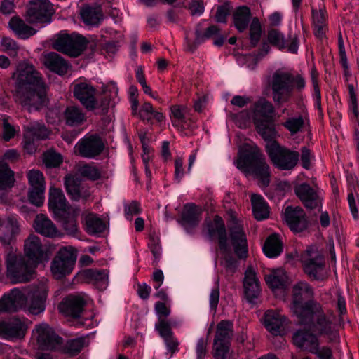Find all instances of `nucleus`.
I'll return each mask as SVG.
<instances>
[{
  "label": "nucleus",
  "mask_w": 359,
  "mask_h": 359,
  "mask_svg": "<svg viewBox=\"0 0 359 359\" xmlns=\"http://www.w3.org/2000/svg\"><path fill=\"white\" fill-rule=\"evenodd\" d=\"M132 114L142 120L151 121L156 119L158 122L164 120V116L162 113L156 111L151 103L145 102L141 107L139 103L136 106V110L131 109Z\"/></svg>",
  "instance_id": "nucleus-34"
},
{
  "label": "nucleus",
  "mask_w": 359,
  "mask_h": 359,
  "mask_svg": "<svg viewBox=\"0 0 359 359\" xmlns=\"http://www.w3.org/2000/svg\"><path fill=\"white\" fill-rule=\"evenodd\" d=\"M260 320L273 335H281L285 331L287 320L284 316H264Z\"/></svg>",
  "instance_id": "nucleus-31"
},
{
  "label": "nucleus",
  "mask_w": 359,
  "mask_h": 359,
  "mask_svg": "<svg viewBox=\"0 0 359 359\" xmlns=\"http://www.w3.org/2000/svg\"><path fill=\"white\" fill-rule=\"evenodd\" d=\"M76 259L74 249L71 246L60 249L51 264L53 276L59 279L72 273Z\"/></svg>",
  "instance_id": "nucleus-12"
},
{
  "label": "nucleus",
  "mask_w": 359,
  "mask_h": 359,
  "mask_svg": "<svg viewBox=\"0 0 359 359\" xmlns=\"http://www.w3.org/2000/svg\"><path fill=\"white\" fill-rule=\"evenodd\" d=\"M229 341H214V357L215 359H226L229 353Z\"/></svg>",
  "instance_id": "nucleus-52"
},
{
  "label": "nucleus",
  "mask_w": 359,
  "mask_h": 359,
  "mask_svg": "<svg viewBox=\"0 0 359 359\" xmlns=\"http://www.w3.org/2000/svg\"><path fill=\"white\" fill-rule=\"evenodd\" d=\"M251 202L254 216L257 220H263L269 215V208L262 196L252 194Z\"/></svg>",
  "instance_id": "nucleus-41"
},
{
  "label": "nucleus",
  "mask_w": 359,
  "mask_h": 359,
  "mask_svg": "<svg viewBox=\"0 0 359 359\" xmlns=\"http://www.w3.org/2000/svg\"><path fill=\"white\" fill-rule=\"evenodd\" d=\"M14 172L8 165L4 162H0V201L6 198V191L14 184Z\"/></svg>",
  "instance_id": "nucleus-35"
},
{
  "label": "nucleus",
  "mask_w": 359,
  "mask_h": 359,
  "mask_svg": "<svg viewBox=\"0 0 359 359\" xmlns=\"http://www.w3.org/2000/svg\"><path fill=\"white\" fill-rule=\"evenodd\" d=\"M75 149L81 156L94 158L102 152L104 144L97 135H91L80 140Z\"/></svg>",
  "instance_id": "nucleus-17"
},
{
  "label": "nucleus",
  "mask_w": 359,
  "mask_h": 359,
  "mask_svg": "<svg viewBox=\"0 0 359 359\" xmlns=\"http://www.w3.org/2000/svg\"><path fill=\"white\" fill-rule=\"evenodd\" d=\"M85 231L90 235L97 236L103 233L106 228V222L97 215L88 214L84 220Z\"/></svg>",
  "instance_id": "nucleus-37"
},
{
  "label": "nucleus",
  "mask_w": 359,
  "mask_h": 359,
  "mask_svg": "<svg viewBox=\"0 0 359 359\" xmlns=\"http://www.w3.org/2000/svg\"><path fill=\"white\" fill-rule=\"evenodd\" d=\"M305 119L302 116H294L289 117L284 123L283 126L294 135L302 130L305 126Z\"/></svg>",
  "instance_id": "nucleus-46"
},
{
  "label": "nucleus",
  "mask_w": 359,
  "mask_h": 359,
  "mask_svg": "<svg viewBox=\"0 0 359 359\" xmlns=\"http://www.w3.org/2000/svg\"><path fill=\"white\" fill-rule=\"evenodd\" d=\"M138 95L137 88L135 86H130L128 89V99L131 109L136 110V106L139 103Z\"/></svg>",
  "instance_id": "nucleus-64"
},
{
  "label": "nucleus",
  "mask_w": 359,
  "mask_h": 359,
  "mask_svg": "<svg viewBox=\"0 0 359 359\" xmlns=\"http://www.w3.org/2000/svg\"><path fill=\"white\" fill-rule=\"evenodd\" d=\"M305 327L299 330L293 334V342L299 348L307 350L310 352H316L319 345L318 337L313 334L318 332L320 334H325L330 340L337 338V329L339 325L335 322L334 316H317V323H311L314 316H299Z\"/></svg>",
  "instance_id": "nucleus-4"
},
{
  "label": "nucleus",
  "mask_w": 359,
  "mask_h": 359,
  "mask_svg": "<svg viewBox=\"0 0 359 359\" xmlns=\"http://www.w3.org/2000/svg\"><path fill=\"white\" fill-rule=\"evenodd\" d=\"M24 133L27 137H30L35 140L46 139L49 135V131L46 127L38 122H30L24 126Z\"/></svg>",
  "instance_id": "nucleus-43"
},
{
  "label": "nucleus",
  "mask_w": 359,
  "mask_h": 359,
  "mask_svg": "<svg viewBox=\"0 0 359 359\" xmlns=\"http://www.w3.org/2000/svg\"><path fill=\"white\" fill-rule=\"evenodd\" d=\"M83 23L88 26H98L102 20V12L100 6H85L80 11Z\"/></svg>",
  "instance_id": "nucleus-36"
},
{
  "label": "nucleus",
  "mask_w": 359,
  "mask_h": 359,
  "mask_svg": "<svg viewBox=\"0 0 359 359\" xmlns=\"http://www.w3.org/2000/svg\"><path fill=\"white\" fill-rule=\"evenodd\" d=\"M219 280H216V285L212 290L209 297L210 312H215L219 298Z\"/></svg>",
  "instance_id": "nucleus-60"
},
{
  "label": "nucleus",
  "mask_w": 359,
  "mask_h": 359,
  "mask_svg": "<svg viewBox=\"0 0 359 359\" xmlns=\"http://www.w3.org/2000/svg\"><path fill=\"white\" fill-rule=\"evenodd\" d=\"M64 184L67 194L72 200H86L90 195L89 187L82 183L76 175L68 174L64 178Z\"/></svg>",
  "instance_id": "nucleus-18"
},
{
  "label": "nucleus",
  "mask_w": 359,
  "mask_h": 359,
  "mask_svg": "<svg viewBox=\"0 0 359 359\" xmlns=\"http://www.w3.org/2000/svg\"><path fill=\"white\" fill-rule=\"evenodd\" d=\"M125 217L127 220H132L133 218L142 212L140 204L135 201L126 203L124 205Z\"/></svg>",
  "instance_id": "nucleus-55"
},
{
  "label": "nucleus",
  "mask_w": 359,
  "mask_h": 359,
  "mask_svg": "<svg viewBox=\"0 0 359 359\" xmlns=\"http://www.w3.org/2000/svg\"><path fill=\"white\" fill-rule=\"evenodd\" d=\"M48 288L42 285L35 290L27 305V297L19 288H13L0 299V313H15L22 309L30 314H41L46 309Z\"/></svg>",
  "instance_id": "nucleus-5"
},
{
  "label": "nucleus",
  "mask_w": 359,
  "mask_h": 359,
  "mask_svg": "<svg viewBox=\"0 0 359 359\" xmlns=\"http://www.w3.org/2000/svg\"><path fill=\"white\" fill-rule=\"evenodd\" d=\"M265 255L269 258H275L283 252V243L278 234L269 236L263 246Z\"/></svg>",
  "instance_id": "nucleus-40"
},
{
  "label": "nucleus",
  "mask_w": 359,
  "mask_h": 359,
  "mask_svg": "<svg viewBox=\"0 0 359 359\" xmlns=\"http://www.w3.org/2000/svg\"><path fill=\"white\" fill-rule=\"evenodd\" d=\"M67 235L76 236L79 231L76 214L74 209L55 217Z\"/></svg>",
  "instance_id": "nucleus-33"
},
{
  "label": "nucleus",
  "mask_w": 359,
  "mask_h": 359,
  "mask_svg": "<svg viewBox=\"0 0 359 359\" xmlns=\"http://www.w3.org/2000/svg\"><path fill=\"white\" fill-rule=\"evenodd\" d=\"M30 322L27 318H12L0 321V337L6 340L24 338Z\"/></svg>",
  "instance_id": "nucleus-15"
},
{
  "label": "nucleus",
  "mask_w": 359,
  "mask_h": 359,
  "mask_svg": "<svg viewBox=\"0 0 359 359\" xmlns=\"http://www.w3.org/2000/svg\"><path fill=\"white\" fill-rule=\"evenodd\" d=\"M313 25L316 36L322 39L327 30L326 15L323 8L313 9Z\"/></svg>",
  "instance_id": "nucleus-44"
},
{
  "label": "nucleus",
  "mask_w": 359,
  "mask_h": 359,
  "mask_svg": "<svg viewBox=\"0 0 359 359\" xmlns=\"http://www.w3.org/2000/svg\"><path fill=\"white\" fill-rule=\"evenodd\" d=\"M36 231L46 237H61L62 233L58 230L54 223L44 215H38L34 222Z\"/></svg>",
  "instance_id": "nucleus-28"
},
{
  "label": "nucleus",
  "mask_w": 359,
  "mask_h": 359,
  "mask_svg": "<svg viewBox=\"0 0 359 359\" xmlns=\"http://www.w3.org/2000/svg\"><path fill=\"white\" fill-rule=\"evenodd\" d=\"M230 238H227L224 224L221 217L216 216L212 223L208 224V231L210 236H217L219 240L218 257L221 264L226 270L233 272L237 266L236 261L231 257L232 248L240 258L248 256L246 236L243 226L235 213L229 214Z\"/></svg>",
  "instance_id": "nucleus-2"
},
{
  "label": "nucleus",
  "mask_w": 359,
  "mask_h": 359,
  "mask_svg": "<svg viewBox=\"0 0 359 359\" xmlns=\"http://www.w3.org/2000/svg\"><path fill=\"white\" fill-rule=\"evenodd\" d=\"M6 276L13 283H25L34 278V269L17 251L6 254Z\"/></svg>",
  "instance_id": "nucleus-7"
},
{
  "label": "nucleus",
  "mask_w": 359,
  "mask_h": 359,
  "mask_svg": "<svg viewBox=\"0 0 359 359\" xmlns=\"http://www.w3.org/2000/svg\"><path fill=\"white\" fill-rule=\"evenodd\" d=\"M86 305L85 299L80 296L69 295L58 306L60 312L64 314H81Z\"/></svg>",
  "instance_id": "nucleus-30"
},
{
  "label": "nucleus",
  "mask_w": 359,
  "mask_h": 359,
  "mask_svg": "<svg viewBox=\"0 0 359 359\" xmlns=\"http://www.w3.org/2000/svg\"><path fill=\"white\" fill-rule=\"evenodd\" d=\"M20 231V226L15 218L11 217L0 218V242L5 254L10 251H17L14 243Z\"/></svg>",
  "instance_id": "nucleus-16"
},
{
  "label": "nucleus",
  "mask_w": 359,
  "mask_h": 359,
  "mask_svg": "<svg viewBox=\"0 0 359 359\" xmlns=\"http://www.w3.org/2000/svg\"><path fill=\"white\" fill-rule=\"evenodd\" d=\"M231 6L229 4H224L217 8L215 15V19L219 22H225L227 15L229 13Z\"/></svg>",
  "instance_id": "nucleus-63"
},
{
  "label": "nucleus",
  "mask_w": 359,
  "mask_h": 359,
  "mask_svg": "<svg viewBox=\"0 0 359 359\" xmlns=\"http://www.w3.org/2000/svg\"><path fill=\"white\" fill-rule=\"evenodd\" d=\"M79 276L100 290H105L109 284V271L105 269H88L81 271Z\"/></svg>",
  "instance_id": "nucleus-23"
},
{
  "label": "nucleus",
  "mask_w": 359,
  "mask_h": 359,
  "mask_svg": "<svg viewBox=\"0 0 359 359\" xmlns=\"http://www.w3.org/2000/svg\"><path fill=\"white\" fill-rule=\"evenodd\" d=\"M84 339L78 338L69 341L67 344V351L73 355H76L79 353L84 346Z\"/></svg>",
  "instance_id": "nucleus-61"
},
{
  "label": "nucleus",
  "mask_w": 359,
  "mask_h": 359,
  "mask_svg": "<svg viewBox=\"0 0 359 359\" xmlns=\"http://www.w3.org/2000/svg\"><path fill=\"white\" fill-rule=\"evenodd\" d=\"M37 344L42 350H57L62 344V338L57 335L53 329L46 323L36 325L32 331Z\"/></svg>",
  "instance_id": "nucleus-14"
},
{
  "label": "nucleus",
  "mask_w": 359,
  "mask_h": 359,
  "mask_svg": "<svg viewBox=\"0 0 359 359\" xmlns=\"http://www.w3.org/2000/svg\"><path fill=\"white\" fill-rule=\"evenodd\" d=\"M243 284L246 299L249 303H255L261 290L257 274L252 267H248L246 269Z\"/></svg>",
  "instance_id": "nucleus-21"
},
{
  "label": "nucleus",
  "mask_w": 359,
  "mask_h": 359,
  "mask_svg": "<svg viewBox=\"0 0 359 359\" xmlns=\"http://www.w3.org/2000/svg\"><path fill=\"white\" fill-rule=\"evenodd\" d=\"M30 188H46L43 173L38 170H31L27 173Z\"/></svg>",
  "instance_id": "nucleus-48"
},
{
  "label": "nucleus",
  "mask_w": 359,
  "mask_h": 359,
  "mask_svg": "<svg viewBox=\"0 0 359 359\" xmlns=\"http://www.w3.org/2000/svg\"><path fill=\"white\" fill-rule=\"evenodd\" d=\"M88 41L77 34H60L53 42V48L71 57H78L86 49Z\"/></svg>",
  "instance_id": "nucleus-11"
},
{
  "label": "nucleus",
  "mask_w": 359,
  "mask_h": 359,
  "mask_svg": "<svg viewBox=\"0 0 359 359\" xmlns=\"http://www.w3.org/2000/svg\"><path fill=\"white\" fill-rule=\"evenodd\" d=\"M250 9L246 6H240L233 13V21L235 27L239 31H244L248 26L250 19Z\"/></svg>",
  "instance_id": "nucleus-42"
},
{
  "label": "nucleus",
  "mask_w": 359,
  "mask_h": 359,
  "mask_svg": "<svg viewBox=\"0 0 359 359\" xmlns=\"http://www.w3.org/2000/svg\"><path fill=\"white\" fill-rule=\"evenodd\" d=\"M189 114L188 108L184 105H173L170 107V120L172 126L178 130L185 128L187 117Z\"/></svg>",
  "instance_id": "nucleus-39"
},
{
  "label": "nucleus",
  "mask_w": 359,
  "mask_h": 359,
  "mask_svg": "<svg viewBox=\"0 0 359 359\" xmlns=\"http://www.w3.org/2000/svg\"><path fill=\"white\" fill-rule=\"evenodd\" d=\"M13 76L16 79V97L22 107L31 111L39 109L46 104V85L32 64L20 62Z\"/></svg>",
  "instance_id": "nucleus-3"
},
{
  "label": "nucleus",
  "mask_w": 359,
  "mask_h": 359,
  "mask_svg": "<svg viewBox=\"0 0 359 359\" xmlns=\"http://www.w3.org/2000/svg\"><path fill=\"white\" fill-rule=\"evenodd\" d=\"M234 163L239 170L259 180L260 187L269 185V167L256 146L250 143L240 146L238 156Z\"/></svg>",
  "instance_id": "nucleus-6"
},
{
  "label": "nucleus",
  "mask_w": 359,
  "mask_h": 359,
  "mask_svg": "<svg viewBox=\"0 0 359 359\" xmlns=\"http://www.w3.org/2000/svg\"><path fill=\"white\" fill-rule=\"evenodd\" d=\"M25 254L29 260L34 264L41 262L46 258L45 252L39 238L31 235L25 241Z\"/></svg>",
  "instance_id": "nucleus-24"
},
{
  "label": "nucleus",
  "mask_w": 359,
  "mask_h": 359,
  "mask_svg": "<svg viewBox=\"0 0 359 359\" xmlns=\"http://www.w3.org/2000/svg\"><path fill=\"white\" fill-rule=\"evenodd\" d=\"M313 294V290L308 283L299 282L294 285L292 301L290 305L294 314H318L321 312V306L313 300L304 302V300Z\"/></svg>",
  "instance_id": "nucleus-8"
},
{
  "label": "nucleus",
  "mask_w": 359,
  "mask_h": 359,
  "mask_svg": "<svg viewBox=\"0 0 359 359\" xmlns=\"http://www.w3.org/2000/svg\"><path fill=\"white\" fill-rule=\"evenodd\" d=\"M46 188H29L28 198L30 203L40 207L44 202V192Z\"/></svg>",
  "instance_id": "nucleus-51"
},
{
  "label": "nucleus",
  "mask_w": 359,
  "mask_h": 359,
  "mask_svg": "<svg viewBox=\"0 0 359 359\" xmlns=\"http://www.w3.org/2000/svg\"><path fill=\"white\" fill-rule=\"evenodd\" d=\"M95 89L86 83L74 85V95L81 103L88 110H93L96 106Z\"/></svg>",
  "instance_id": "nucleus-22"
},
{
  "label": "nucleus",
  "mask_w": 359,
  "mask_h": 359,
  "mask_svg": "<svg viewBox=\"0 0 359 359\" xmlns=\"http://www.w3.org/2000/svg\"><path fill=\"white\" fill-rule=\"evenodd\" d=\"M273 104L266 99L260 98L251 111L243 110L231 114L230 118L241 128L248 127L252 121L258 133L266 141V151L274 165L280 170H290L296 165L299 154L281 147L273 140L277 135L273 123Z\"/></svg>",
  "instance_id": "nucleus-1"
},
{
  "label": "nucleus",
  "mask_w": 359,
  "mask_h": 359,
  "mask_svg": "<svg viewBox=\"0 0 359 359\" xmlns=\"http://www.w3.org/2000/svg\"><path fill=\"white\" fill-rule=\"evenodd\" d=\"M78 173L82 177L92 180H96L100 176L99 170L94 166L85 164L78 168Z\"/></svg>",
  "instance_id": "nucleus-53"
},
{
  "label": "nucleus",
  "mask_w": 359,
  "mask_h": 359,
  "mask_svg": "<svg viewBox=\"0 0 359 359\" xmlns=\"http://www.w3.org/2000/svg\"><path fill=\"white\" fill-rule=\"evenodd\" d=\"M11 29L19 38L26 39L36 34V31L18 17H13L8 23Z\"/></svg>",
  "instance_id": "nucleus-38"
},
{
  "label": "nucleus",
  "mask_w": 359,
  "mask_h": 359,
  "mask_svg": "<svg viewBox=\"0 0 359 359\" xmlns=\"http://www.w3.org/2000/svg\"><path fill=\"white\" fill-rule=\"evenodd\" d=\"M304 269L311 278L323 280L327 276L322 253L316 246L309 247L302 255Z\"/></svg>",
  "instance_id": "nucleus-9"
},
{
  "label": "nucleus",
  "mask_w": 359,
  "mask_h": 359,
  "mask_svg": "<svg viewBox=\"0 0 359 359\" xmlns=\"http://www.w3.org/2000/svg\"><path fill=\"white\" fill-rule=\"evenodd\" d=\"M265 280L273 294L279 298H283L289 284L288 277L283 269L272 270L265 275Z\"/></svg>",
  "instance_id": "nucleus-19"
},
{
  "label": "nucleus",
  "mask_w": 359,
  "mask_h": 359,
  "mask_svg": "<svg viewBox=\"0 0 359 359\" xmlns=\"http://www.w3.org/2000/svg\"><path fill=\"white\" fill-rule=\"evenodd\" d=\"M43 64L51 72L59 75L65 74L69 68V64L59 54L51 52L43 56Z\"/></svg>",
  "instance_id": "nucleus-29"
},
{
  "label": "nucleus",
  "mask_w": 359,
  "mask_h": 359,
  "mask_svg": "<svg viewBox=\"0 0 359 359\" xmlns=\"http://www.w3.org/2000/svg\"><path fill=\"white\" fill-rule=\"evenodd\" d=\"M283 219L294 232H301L306 229L308 222L304 210L299 207L285 208Z\"/></svg>",
  "instance_id": "nucleus-20"
},
{
  "label": "nucleus",
  "mask_w": 359,
  "mask_h": 359,
  "mask_svg": "<svg viewBox=\"0 0 359 359\" xmlns=\"http://www.w3.org/2000/svg\"><path fill=\"white\" fill-rule=\"evenodd\" d=\"M67 321L70 326L90 327L92 324V318L83 319L82 316H66Z\"/></svg>",
  "instance_id": "nucleus-57"
},
{
  "label": "nucleus",
  "mask_w": 359,
  "mask_h": 359,
  "mask_svg": "<svg viewBox=\"0 0 359 359\" xmlns=\"http://www.w3.org/2000/svg\"><path fill=\"white\" fill-rule=\"evenodd\" d=\"M3 125V139L5 141H9L14 137L16 134V129L8 122V118L4 117L2 120Z\"/></svg>",
  "instance_id": "nucleus-59"
},
{
  "label": "nucleus",
  "mask_w": 359,
  "mask_h": 359,
  "mask_svg": "<svg viewBox=\"0 0 359 359\" xmlns=\"http://www.w3.org/2000/svg\"><path fill=\"white\" fill-rule=\"evenodd\" d=\"M48 206L54 217L73 209L67 203L62 191L58 188H51L50 189Z\"/></svg>",
  "instance_id": "nucleus-25"
},
{
  "label": "nucleus",
  "mask_w": 359,
  "mask_h": 359,
  "mask_svg": "<svg viewBox=\"0 0 359 359\" xmlns=\"http://www.w3.org/2000/svg\"><path fill=\"white\" fill-rule=\"evenodd\" d=\"M348 103L349 110L351 116L355 118L356 122H359V110L357 104V97L353 85H348Z\"/></svg>",
  "instance_id": "nucleus-50"
},
{
  "label": "nucleus",
  "mask_w": 359,
  "mask_h": 359,
  "mask_svg": "<svg viewBox=\"0 0 359 359\" xmlns=\"http://www.w3.org/2000/svg\"><path fill=\"white\" fill-rule=\"evenodd\" d=\"M232 325L228 320L221 321L217 327L216 335L215 341H219L221 340L224 341H229L232 333Z\"/></svg>",
  "instance_id": "nucleus-47"
},
{
  "label": "nucleus",
  "mask_w": 359,
  "mask_h": 359,
  "mask_svg": "<svg viewBox=\"0 0 359 359\" xmlns=\"http://www.w3.org/2000/svg\"><path fill=\"white\" fill-rule=\"evenodd\" d=\"M64 116L66 123L70 126L81 125L85 120V115L81 109L75 106L67 107Z\"/></svg>",
  "instance_id": "nucleus-45"
},
{
  "label": "nucleus",
  "mask_w": 359,
  "mask_h": 359,
  "mask_svg": "<svg viewBox=\"0 0 359 359\" xmlns=\"http://www.w3.org/2000/svg\"><path fill=\"white\" fill-rule=\"evenodd\" d=\"M160 336L163 338L167 348L171 352L177 351L178 341L172 336L171 332V324L168 321L166 316H160L158 323L155 326Z\"/></svg>",
  "instance_id": "nucleus-26"
},
{
  "label": "nucleus",
  "mask_w": 359,
  "mask_h": 359,
  "mask_svg": "<svg viewBox=\"0 0 359 359\" xmlns=\"http://www.w3.org/2000/svg\"><path fill=\"white\" fill-rule=\"evenodd\" d=\"M250 34L252 42L258 41L261 34V25L257 18H254L250 25Z\"/></svg>",
  "instance_id": "nucleus-62"
},
{
  "label": "nucleus",
  "mask_w": 359,
  "mask_h": 359,
  "mask_svg": "<svg viewBox=\"0 0 359 359\" xmlns=\"http://www.w3.org/2000/svg\"><path fill=\"white\" fill-rule=\"evenodd\" d=\"M268 39L270 43L277 46L279 49L286 48V40L280 32L273 30L269 33Z\"/></svg>",
  "instance_id": "nucleus-58"
},
{
  "label": "nucleus",
  "mask_w": 359,
  "mask_h": 359,
  "mask_svg": "<svg viewBox=\"0 0 359 359\" xmlns=\"http://www.w3.org/2000/svg\"><path fill=\"white\" fill-rule=\"evenodd\" d=\"M201 213V209L192 203L184 205L181 223L187 232L198 224Z\"/></svg>",
  "instance_id": "nucleus-32"
},
{
  "label": "nucleus",
  "mask_w": 359,
  "mask_h": 359,
  "mask_svg": "<svg viewBox=\"0 0 359 359\" xmlns=\"http://www.w3.org/2000/svg\"><path fill=\"white\" fill-rule=\"evenodd\" d=\"M318 72L315 68H313L311 71V77L312 85L313 88V97L315 101V105L316 107L320 109V92L318 87Z\"/></svg>",
  "instance_id": "nucleus-56"
},
{
  "label": "nucleus",
  "mask_w": 359,
  "mask_h": 359,
  "mask_svg": "<svg viewBox=\"0 0 359 359\" xmlns=\"http://www.w3.org/2000/svg\"><path fill=\"white\" fill-rule=\"evenodd\" d=\"M43 162L48 168H56L62 163V157L60 154L49 150L43 154Z\"/></svg>",
  "instance_id": "nucleus-49"
},
{
  "label": "nucleus",
  "mask_w": 359,
  "mask_h": 359,
  "mask_svg": "<svg viewBox=\"0 0 359 359\" xmlns=\"http://www.w3.org/2000/svg\"><path fill=\"white\" fill-rule=\"evenodd\" d=\"M295 193L307 208L314 209L321 205V199L317 193L306 184L295 188Z\"/></svg>",
  "instance_id": "nucleus-27"
},
{
  "label": "nucleus",
  "mask_w": 359,
  "mask_h": 359,
  "mask_svg": "<svg viewBox=\"0 0 359 359\" xmlns=\"http://www.w3.org/2000/svg\"><path fill=\"white\" fill-rule=\"evenodd\" d=\"M53 13V4L48 0H34L27 6L26 19L32 24H48Z\"/></svg>",
  "instance_id": "nucleus-13"
},
{
  "label": "nucleus",
  "mask_w": 359,
  "mask_h": 359,
  "mask_svg": "<svg viewBox=\"0 0 359 359\" xmlns=\"http://www.w3.org/2000/svg\"><path fill=\"white\" fill-rule=\"evenodd\" d=\"M1 46L4 50L12 57H15L19 50V46L16 41L9 37H3L1 41Z\"/></svg>",
  "instance_id": "nucleus-54"
},
{
  "label": "nucleus",
  "mask_w": 359,
  "mask_h": 359,
  "mask_svg": "<svg viewBox=\"0 0 359 359\" xmlns=\"http://www.w3.org/2000/svg\"><path fill=\"white\" fill-rule=\"evenodd\" d=\"M291 74L278 69L271 75L270 84L272 88L273 100L281 104L290 100L292 96Z\"/></svg>",
  "instance_id": "nucleus-10"
}]
</instances>
